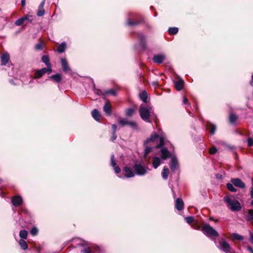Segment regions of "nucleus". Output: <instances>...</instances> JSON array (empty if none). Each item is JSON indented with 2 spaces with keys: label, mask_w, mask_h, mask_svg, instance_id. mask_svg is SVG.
Segmentation results:
<instances>
[{
  "label": "nucleus",
  "mask_w": 253,
  "mask_h": 253,
  "mask_svg": "<svg viewBox=\"0 0 253 253\" xmlns=\"http://www.w3.org/2000/svg\"><path fill=\"white\" fill-rule=\"evenodd\" d=\"M149 143H152L151 145H155L154 147L158 148L163 146L164 144V138L163 137L159 136L157 134L155 133L152 135L151 137L148 138L145 142L144 145ZM153 147H146L144 150V156H146L152 150Z\"/></svg>",
  "instance_id": "obj_1"
},
{
  "label": "nucleus",
  "mask_w": 253,
  "mask_h": 253,
  "mask_svg": "<svg viewBox=\"0 0 253 253\" xmlns=\"http://www.w3.org/2000/svg\"><path fill=\"white\" fill-rule=\"evenodd\" d=\"M223 200L227 207L232 211H240L242 209L240 203L233 196H226Z\"/></svg>",
  "instance_id": "obj_2"
},
{
  "label": "nucleus",
  "mask_w": 253,
  "mask_h": 253,
  "mask_svg": "<svg viewBox=\"0 0 253 253\" xmlns=\"http://www.w3.org/2000/svg\"><path fill=\"white\" fill-rule=\"evenodd\" d=\"M153 111L152 107H146L143 105H141L139 108V112L141 118L147 123H150V114L153 112Z\"/></svg>",
  "instance_id": "obj_3"
},
{
  "label": "nucleus",
  "mask_w": 253,
  "mask_h": 253,
  "mask_svg": "<svg viewBox=\"0 0 253 253\" xmlns=\"http://www.w3.org/2000/svg\"><path fill=\"white\" fill-rule=\"evenodd\" d=\"M217 247L218 249L226 253H234V250L230 247L229 243L223 238L219 240Z\"/></svg>",
  "instance_id": "obj_4"
},
{
  "label": "nucleus",
  "mask_w": 253,
  "mask_h": 253,
  "mask_svg": "<svg viewBox=\"0 0 253 253\" xmlns=\"http://www.w3.org/2000/svg\"><path fill=\"white\" fill-rule=\"evenodd\" d=\"M202 230L205 232V234L209 237H217L219 236V234L217 231L209 224H204L202 226Z\"/></svg>",
  "instance_id": "obj_5"
},
{
  "label": "nucleus",
  "mask_w": 253,
  "mask_h": 253,
  "mask_svg": "<svg viewBox=\"0 0 253 253\" xmlns=\"http://www.w3.org/2000/svg\"><path fill=\"white\" fill-rule=\"evenodd\" d=\"M133 169L135 173L138 175H143L147 172V168L141 164L134 165Z\"/></svg>",
  "instance_id": "obj_6"
},
{
  "label": "nucleus",
  "mask_w": 253,
  "mask_h": 253,
  "mask_svg": "<svg viewBox=\"0 0 253 253\" xmlns=\"http://www.w3.org/2000/svg\"><path fill=\"white\" fill-rule=\"evenodd\" d=\"M52 72L51 67L43 68L40 70L37 71L35 74V78L39 79L45 73L49 74Z\"/></svg>",
  "instance_id": "obj_7"
},
{
  "label": "nucleus",
  "mask_w": 253,
  "mask_h": 253,
  "mask_svg": "<svg viewBox=\"0 0 253 253\" xmlns=\"http://www.w3.org/2000/svg\"><path fill=\"white\" fill-rule=\"evenodd\" d=\"M231 182L236 187L241 188H245L246 185L244 182L242 181L240 178H233L231 180Z\"/></svg>",
  "instance_id": "obj_8"
},
{
  "label": "nucleus",
  "mask_w": 253,
  "mask_h": 253,
  "mask_svg": "<svg viewBox=\"0 0 253 253\" xmlns=\"http://www.w3.org/2000/svg\"><path fill=\"white\" fill-rule=\"evenodd\" d=\"M171 160L170 164V168L171 171H175L178 167V163L175 156H171Z\"/></svg>",
  "instance_id": "obj_9"
},
{
  "label": "nucleus",
  "mask_w": 253,
  "mask_h": 253,
  "mask_svg": "<svg viewBox=\"0 0 253 253\" xmlns=\"http://www.w3.org/2000/svg\"><path fill=\"white\" fill-rule=\"evenodd\" d=\"M166 57L164 54H158L153 56V60L155 63L161 64L165 59Z\"/></svg>",
  "instance_id": "obj_10"
},
{
  "label": "nucleus",
  "mask_w": 253,
  "mask_h": 253,
  "mask_svg": "<svg viewBox=\"0 0 253 253\" xmlns=\"http://www.w3.org/2000/svg\"><path fill=\"white\" fill-rule=\"evenodd\" d=\"M161 158L163 160H166L167 158L171 157V154L168 149L166 147H161Z\"/></svg>",
  "instance_id": "obj_11"
},
{
  "label": "nucleus",
  "mask_w": 253,
  "mask_h": 253,
  "mask_svg": "<svg viewBox=\"0 0 253 253\" xmlns=\"http://www.w3.org/2000/svg\"><path fill=\"white\" fill-rule=\"evenodd\" d=\"M111 165L114 168V169L116 173H119L121 171L120 167L116 166L114 154H112L111 156Z\"/></svg>",
  "instance_id": "obj_12"
},
{
  "label": "nucleus",
  "mask_w": 253,
  "mask_h": 253,
  "mask_svg": "<svg viewBox=\"0 0 253 253\" xmlns=\"http://www.w3.org/2000/svg\"><path fill=\"white\" fill-rule=\"evenodd\" d=\"M11 202L13 206L18 207L22 204L23 200L21 196H16L12 198Z\"/></svg>",
  "instance_id": "obj_13"
},
{
  "label": "nucleus",
  "mask_w": 253,
  "mask_h": 253,
  "mask_svg": "<svg viewBox=\"0 0 253 253\" xmlns=\"http://www.w3.org/2000/svg\"><path fill=\"white\" fill-rule=\"evenodd\" d=\"M45 0H43L39 5L38 7V11L37 13V15L39 17H41L43 16L45 13V11L43 8V6L45 3Z\"/></svg>",
  "instance_id": "obj_14"
},
{
  "label": "nucleus",
  "mask_w": 253,
  "mask_h": 253,
  "mask_svg": "<svg viewBox=\"0 0 253 253\" xmlns=\"http://www.w3.org/2000/svg\"><path fill=\"white\" fill-rule=\"evenodd\" d=\"M61 64L62 68V70L64 72H67L70 70V68L69 66L68 61L66 58L61 59Z\"/></svg>",
  "instance_id": "obj_15"
},
{
  "label": "nucleus",
  "mask_w": 253,
  "mask_h": 253,
  "mask_svg": "<svg viewBox=\"0 0 253 253\" xmlns=\"http://www.w3.org/2000/svg\"><path fill=\"white\" fill-rule=\"evenodd\" d=\"M175 207L178 211H181L184 208V203L181 198H177L175 200Z\"/></svg>",
  "instance_id": "obj_16"
},
{
  "label": "nucleus",
  "mask_w": 253,
  "mask_h": 253,
  "mask_svg": "<svg viewBox=\"0 0 253 253\" xmlns=\"http://www.w3.org/2000/svg\"><path fill=\"white\" fill-rule=\"evenodd\" d=\"M123 171L125 172V175L126 177L129 178V177H132L134 176V172L128 167H125L123 169Z\"/></svg>",
  "instance_id": "obj_17"
},
{
  "label": "nucleus",
  "mask_w": 253,
  "mask_h": 253,
  "mask_svg": "<svg viewBox=\"0 0 253 253\" xmlns=\"http://www.w3.org/2000/svg\"><path fill=\"white\" fill-rule=\"evenodd\" d=\"M9 60V55L8 53H4L1 56V65H5Z\"/></svg>",
  "instance_id": "obj_18"
},
{
  "label": "nucleus",
  "mask_w": 253,
  "mask_h": 253,
  "mask_svg": "<svg viewBox=\"0 0 253 253\" xmlns=\"http://www.w3.org/2000/svg\"><path fill=\"white\" fill-rule=\"evenodd\" d=\"M49 78L52 79L53 81V82L56 83H60L62 80L61 75L59 73H57L55 75H51V76L49 77Z\"/></svg>",
  "instance_id": "obj_19"
},
{
  "label": "nucleus",
  "mask_w": 253,
  "mask_h": 253,
  "mask_svg": "<svg viewBox=\"0 0 253 253\" xmlns=\"http://www.w3.org/2000/svg\"><path fill=\"white\" fill-rule=\"evenodd\" d=\"M103 110L108 116H110L111 114V107L108 102H106L103 107Z\"/></svg>",
  "instance_id": "obj_20"
},
{
  "label": "nucleus",
  "mask_w": 253,
  "mask_h": 253,
  "mask_svg": "<svg viewBox=\"0 0 253 253\" xmlns=\"http://www.w3.org/2000/svg\"><path fill=\"white\" fill-rule=\"evenodd\" d=\"M174 85H175V87L176 89L178 91H179L181 89H182V88L183 87L184 81L181 79L179 80L178 81H175L174 82Z\"/></svg>",
  "instance_id": "obj_21"
},
{
  "label": "nucleus",
  "mask_w": 253,
  "mask_h": 253,
  "mask_svg": "<svg viewBox=\"0 0 253 253\" xmlns=\"http://www.w3.org/2000/svg\"><path fill=\"white\" fill-rule=\"evenodd\" d=\"M161 161L158 157H155L153 159L152 165L154 169H157L161 164Z\"/></svg>",
  "instance_id": "obj_22"
},
{
  "label": "nucleus",
  "mask_w": 253,
  "mask_h": 253,
  "mask_svg": "<svg viewBox=\"0 0 253 253\" xmlns=\"http://www.w3.org/2000/svg\"><path fill=\"white\" fill-rule=\"evenodd\" d=\"M138 38L140 40V45L142 48H145L146 47L145 37L142 34H139Z\"/></svg>",
  "instance_id": "obj_23"
},
{
  "label": "nucleus",
  "mask_w": 253,
  "mask_h": 253,
  "mask_svg": "<svg viewBox=\"0 0 253 253\" xmlns=\"http://www.w3.org/2000/svg\"><path fill=\"white\" fill-rule=\"evenodd\" d=\"M247 221H253V210L250 209L248 211V214L245 216Z\"/></svg>",
  "instance_id": "obj_24"
},
{
  "label": "nucleus",
  "mask_w": 253,
  "mask_h": 253,
  "mask_svg": "<svg viewBox=\"0 0 253 253\" xmlns=\"http://www.w3.org/2000/svg\"><path fill=\"white\" fill-rule=\"evenodd\" d=\"M92 116L96 121H99V118L100 117V114L99 111L96 109H94L91 112Z\"/></svg>",
  "instance_id": "obj_25"
},
{
  "label": "nucleus",
  "mask_w": 253,
  "mask_h": 253,
  "mask_svg": "<svg viewBox=\"0 0 253 253\" xmlns=\"http://www.w3.org/2000/svg\"><path fill=\"white\" fill-rule=\"evenodd\" d=\"M42 60L44 63L45 64V65L47 66V67H51V64L48 55H43L42 58Z\"/></svg>",
  "instance_id": "obj_26"
},
{
  "label": "nucleus",
  "mask_w": 253,
  "mask_h": 253,
  "mask_svg": "<svg viewBox=\"0 0 253 253\" xmlns=\"http://www.w3.org/2000/svg\"><path fill=\"white\" fill-rule=\"evenodd\" d=\"M27 19H28V15H27L23 16L22 18H20L17 19L15 21V24L16 26H20V25H21L24 23V22L25 20H26Z\"/></svg>",
  "instance_id": "obj_27"
},
{
  "label": "nucleus",
  "mask_w": 253,
  "mask_h": 253,
  "mask_svg": "<svg viewBox=\"0 0 253 253\" xmlns=\"http://www.w3.org/2000/svg\"><path fill=\"white\" fill-rule=\"evenodd\" d=\"M169 171L168 168L164 167L162 173L163 178L165 180L167 179Z\"/></svg>",
  "instance_id": "obj_28"
},
{
  "label": "nucleus",
  "mask_w": 253,
  "mask_h": 253,
  "mask_svg": "<svg viewBox=\"0 0 253 253\" xmlns=\"http://www.w3.org/2000/svg\"><path fill=\"white\" fill-rule=\"evenodd\" d=\"M66 48V44L65 42H62L58 46L57 51L59 53H63L65 51Z\"/></svg>",
  "instance_id": "obj_29"
},
{
  "label": "nucleus",
  "mask_w": 253,
  "mask_h": 253,
  "mask_svg": "<svg viewBox=\"0 0 253 253\" xmlns=\"http://www.w3.org/2000/svg\"><path fill=\"white\" fill-rule=\"evenodd\" d=\"M139 97L143 102H147V93L146 91H144L139 93Z\"/></svg>",
  "instance_id": "obj_30"
},
{
  "label": "nucleus",
  "mask_w": 253,
  "mask_h": 253,
  "mask_svg": "<svg viewBox=\"0 0 253 253\" xmlns=\"http://www.w3.org/2000/svg\"><path fill=\"white\" fill-rule=\"evenodd\" d=\"M130 121H128L126 119L120 118L119 119V123L122 126L126 125L128 126Z\"/></svg>",
  "instance_id": "obj_31"
},
{
  "label": "nucleus",
  "mask_w": 253,
  "mask_h": 253,
  "mask_svg": "<svg viewBox=\"0 0 253 253\" xmlns=\"http://www.w3.org/2000/svg\"><path fill=\"white\" fill-rule=\"evenodd\" d=\"M19 244L21 248L23 250H25L28 248V245L24 239H20L19 241Z\"/></svg>",
  "instance_id": "obj_32"
},
{
  "label": "nucleus",
  "mask_w": 253,
  "mask_h": 253,
  "mask_svg": "<svg viewBox=\"0 0 253 253\" xmlns=\"http://www.w3.org/2000/svg\"><path fill=\"white\" fill-rule=\"evenodd\" d=\"M140 23V21L135 20L134 21H131L130 19H128L127 20L126 24L129 26H134L138 25Z\"/></svg>",
  "instance_id": "obj_33"
},
{
  "label": "nucleus",
  "mask_w": 253,
  "mask_h": 253,
  "mask_svg": "<svg viewBox=\"0 0 253 253\" xmlns=\"http://www.w3.org/2000/svg\"><path fill=\"white\" fill-rule=\"evenodd\" d=\"M237 116L234 114H230L229 116V121L231 124H235L237 120Z\"/></svg>",
  "instance_id": "obj_34"
},
{
  "label": "nucleus",
  "mask_w": 253,
  "mask_h": 253,
  "mask_svg": "<svg viewBox=\"0 0 253 253\" xmlns=\"http://www.w3.org/2000/svg\"><path fill=\"white\" fill-rule=\"evenodd\" d=\"M28 232L27 231L22 230L20 231L19 236L21 239H26L27 237Z\"/></svg>",
  "instance_id": "obj_35"
},
{
  "label": "nucleus",
  "mask_w": 253,
  "mask_h": 253,
  "mask_svg": "<svg viewBox=\"0 0 253 253\" xmlns=\"http://www.w3.org/2000/svg\"><path fill=\"white\" fill-rule=\"evenodd\" d=\"M168 31L170 35H175L178 33V29L177 27H170Z\"/></svg>",
  "instance_id": "obj_36"
},
{
  "label": "nucleus",
  "mask_w": 253,
  "mask_h": 253,
  "mask_svg": "<svg viewBox=\"0 0 253 253\" xmlns=\"http://www.w3.org/2000/svg\"><path fill=\"white\" fill-rule=\"evenodd\" d=\"M232 237L236 240L242 241L244 240V238L243 236L239 235L238 233H234L232 235Z\"/></svg>",
  "instance_id": "obj_37"
},
{
  "label": "nucleus",
  "mask_w": 253,
  "mask_h": 253,
  "mask_svg": "<svg viewBox=\"0 0 253 253\" xmlns=\"http://www.w3.org/2000/svg\"><path fill=\"white\" fill-rule=\"evenodd\" d=\"M226 186H227V188H228V189L231 192H235L237 191V189L234 187V185L232 183H228L226 184Z\"/></svg>",
  "instance_id": "obj_38"
},
{
  "label": "nucleus",
  "mask_w": 253,
  "mask_h": 253,
  "mask_svg": "<svg viewBox=\"0 0 253 253\" xmlns=\"http://www.w3.org/2000/svg\"><path fill=\"white\" fill-rule=\"evenodd\" d=\"M128 126L133 129H138V125L137 123L134 121H130Z\"/></svg>",
  "instance_id": "obj_39"
},
{
  "label": "nucleus",
  "mask_w": 253,
  "mask_h": 253,
  "mask_svg": "<svg viewBox=\"0 0 253 253\" xmlns=\"http://www.w3.org/2000/svg\"><path fill=\"white\" fill-rule=\"evenodd\" d=\"M134 110L132 108H128L126 110V115L127 116H131L134 113Z\"/></svg>",
  "instance_id": "obj_40"
},
{
  "label": "nucleus",
  "mask_w": 253,
  "mask_h": 253,
  "mask_svg": "<svg viewBox=\"0 0 253 253\" xmlns=\"http://www.w3.org/2000/svg\"><path fill=\"white\" fill-rule=\"evenodd\" d=\"M35 48L36 50H42L43 49V44L42 43H39L35 45Z\"/></svg>",
  "instance_id": "obj_41"
},
{
  "label": "nucleus",
  "mask_w": 253,
  "mask_h": 253,
  "mask_svg": "<svg viewBox=\"0 0 253 253\" xmlns=\"http://www.w3.org/2000/svg\"><path fill=\"white\" fill-rule=\"evenodd\" d=\"M104 94L105 95L106 94H112V95H116V91L114 89H110V90H106L104 92Z\"/></svg>",
  "instance_id": "obj_42"
},
{
  "label": "nucleus",
  "mask_w": 253,
  "mask_h": 253,
  "mask_svg": "<svg viewBox=\"0 0 253 253\" xmlns=\"http://www.w3.org/2000/svg\"><path fill=\"white\" fill-rule=\"evenodd\" d=\"M32 235L36 236L38 233V229L37 227H33L30 231Z\"/></svg>",
  "instance_id": "obj_43"
},
{
  "label": "nucleus",
  "mask_w": 253,
  "mask_h": 253,
  "mask_svg": "<svg viewBox=\"0 0 253 253\" xmlns=\"http://www.w3.org/2000/svg\"><path fill=\"white\" fill-rule=\"evenodd\" d=\"M185 220L187 223L190 224L194 221V218L193 216H188L185 217Z\"/></svg>",
  "instance_id": "obj_44"
},
{
  "label": "nucleus",
  "mask_w": 253,
  "mask_h": 253,
  "mask_svg": "<svg viewBox=\"0 0 253 253\" xmlns=\"http://www.w3.org/2000/svg\"><path fill=\"white\" fill-rule=\"evenodd\" d=\"M218 150L215 147H212L209 151V152L211 154H214L216 152H217Z\"/></svg>",
  "instance_id": "obj_45"
},
{
  "label": "nucleus",
  "mask_w": 253,
  "mask_h": 253,
  "mask_svg": "<svg viewBox=\"0 0 253 253\" xmlns=\"http://www.w3.org/2000/svg\"><path fill=\"white\" fill-rule=\"evenodd\" d=\"M216 129V126L214 125H212L210 130V133L211 135H213L214 134Z\"/></svg>",
  "instance_id": "obj_46"
},
{
  "label": "nucleus",
  "mask_w": 253,
  "mask_h": 253,
  "mask_svg": "<svg viewBox=\"0 0 253 253\" xmlns=\"http://www.w3.org/2000/svg\"><path fill=\"white\" fill-rule=\"evenodd\" d=\"M248 145L252 146L253 145V138L249 137L247 139Z\"/></svg>",
  "instance_id": "obj_47"
},
{
  "label": "nucleus",
  "mask_w": 253,
  "mask_h": 253,
  "mask_svg": "<svg viewBox=\"0 0 253 253\" xmlns=\"http://www.w3.org/2000/svg\"><path fill=\"white\" fill-rule=\"evenodd\" d=\"M81 252L82 253H90L91 250L89 248H87L84 249V250H82L81 251Z\"/></svg>",
  "instance_id": "obj_48"
},
{
  "label": "nucleus",
  "mask_w": 253,
  "mask_h": 253,
  "mask_svg": "<svg viewBox=\"0 0 253 253\" xmlns=\"http://www.w3.org/2000/svg\"><path fill=\"white\" fill-rule=\"evenodd\" d=\"M94 92L96 93V94H97L98 95H101V94H103V95H105L104 94V92H103L102 91H101V90L100 89H94Z\"/></svg>",
  "instance_id": "obj_49"
},
{
  "label": "nucleus",
  "mask_w": 253,
  "mask_h": 253,
  "mask_svg": "<svg viewBox=\"0 0 253 253\" xmlns=\"http://www.w3.org/2000/svg\"><path fill=\"white\" fill-rule=\"evenodd\" d=\"M250 241L253 244V232L250 231Z\"/></svg>",
  "instance_id": "obj_50"
},
{
  "label": "nucleus",
  "mask_w": 253,
  "mask_h": 253,
  "mask_svg": "<svg viewBox=\"0 0 253 253\" xmlns=\"http://www.w3.org/2000/svg\"><path fill=\"white\" fill-rule=\"evenodd\" d=\"M246 249L250 253H253V248L250 246H248L247 247H246Z\"/></svg>",
  "instance_id": "obj_51"
},
{
  "label": "nucleus",
  "mask_w": 253,
  "mask_h": 253,
  "mask_svg": "<svg viewBox=\"0 0 253 253\" xmlns=\"http://www.w3.org/2000/svg\"><path fill=\"white\" fill-rule=\"evenodd\" d=\"M112 129H113V133H116V130H117V126L115 124H114L112 126Z\"/></svg>",
  "instance_id": "obj_52"
},
{
  "label": "nucleus",
  "mask_w": 253,
  "mask_h": 253,
  "mask_svg": "<svg viewBox=\"0 0 253 253\" xmlns=\"http://www.w3.org/2000/svg\"><path fill=\"white\" fill-rule=\"evenodd\" d=\"M116 138H117V136H116L115 133H113V132H112V136L111 137V140L112 141H114L116 139Z\"/></svg>",
  "instance_id": "obj_53"
},
{
  "label": "nucleus",
  "mask_w": 253,
  "mask_h": 253,
  "mask_svg": "<svg viewBox=\"0 0 253 253\" xmlns=\"http://www.w3.org/2000/svg\"><path fill=\"white\" fill-rule=\"evenodd\" d=\"M188 99L185 97H183V102L184 104H186L188 103Z\"/></svg>",
  "instance_id": "obj_54"
},
{
  "label": "nucleus",
  "mask_w": 253,
  "mask_h": 253,
  "mask_svg": "<svg viewBox=\"0 0 253 253\" xmlns=\"http://www.w3.org/2000/svg\"><path fill=\"white\" fill-rule=\"evenodd\" d=\"M26 4V0H21V5L22 6H24Z\"/></svg>",
  "instance_id": "obj_55"
},
{
  "label": "nucleus",
  "mask_w": 253,
  "mask_h": 253,
  "mask_svg": "<svg viewBox=\"0 0 253 253\" xmlns=\"http://www.w3.org/2000/svg\"><path fill=\"white\" fill-rule=\"evenodd\" d=\"M26 20H28L30 23L32 22V21H33L32 19H30L29 18V15H28V19H27Z\"/></svg>",
  "instance_id": "obj_56"
},
{
  "label": "nucleus",
  "mask_w": 253,
  "mask_h": 253,
  "mask_svg": "<svg viewBox=\"0 0 253 253\" xmlns=\"http://www.w3.org/2000/svg\"><path fill=\"white\" fill-rule=\"evenodd\" d=\"M250 84L252 85H253V74L252 75V80L250 82Z\"/></svg>",
  "instance_id": "obj_57"
},
{
  "label": "nucleus",
  "mask_w": 253,
  "mask_h": 253,
  "mask_svg": "<svg viewBox=\"0 0 253 253\" xmlns=\"http://www.w3.org/2000/svg\"><path fill=\"white\" fill-rule=\"evenodd\" d=\"M9 82H10V83L11 84H14V81H13V80H10L9 81Z\"/></svg>",
  "instance_id": "obj_58"
},
{
  "label": "nucleus",
  "mask_w": 253,
  "mask_h": 253,
  "mask_svg": "<svg viewBox=\"0 0 253 253\" xmlns=\"http://www.w3.org/2000/svg\"><path fill=\"white\" fill-rule=\"evenodd\" d=\"M251 205L253 206V200L251 202Z\"/></svg>",
  "instance_id": "obj_59"
},
{
  "label": "nucleus",
  "mask_w": 253,
  "mask_h": 253,
  "mask_svg": "<svg viewBox=\"0 0 253 253\" xmlns=\"http://www.w3.org/2000/svg\"><path fill=\"white\" fill-rule=\"evenodd\" d=\"M217 177L218 178H220V177H219V176H218V175H217Z\"/></svg>",
  "instance_id": "obj_60"
},
{
  "label": "nucleus",
  "mask_w": 253,
  "mask_h": 253,
  "mask_svg": "<svg viewBox=\"0 0 253 253\" xmlns=\"http://www.w3.org/2000/svg\"><path fill=\"white\" fill-rule=\"evenodd\" d=\"M33 80H32V81H30L29 83H33Z\"/></svg>",
  "instance_id": "obj_61"
},
{
  "label": "nucleus",
  "mask_w": 253,
  "mask_h": 253,
  "mask_svg": "<svg viewBox=\"0 0 253 253\" xmlns=\"http://www.w3.org/2000/svg\"><path fill=\"white\" fill-rule=\"evenodd\" d=\"M2 180L0 179V184L1 183Z\"/></svg>",
  "instance_id": "obj_62"
}]
</instances>
